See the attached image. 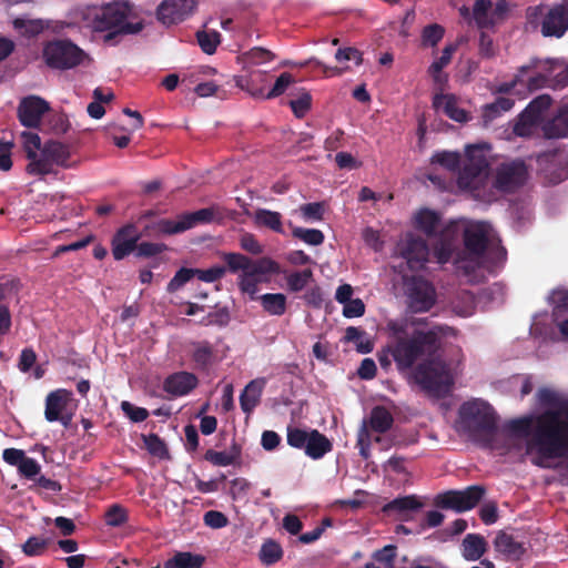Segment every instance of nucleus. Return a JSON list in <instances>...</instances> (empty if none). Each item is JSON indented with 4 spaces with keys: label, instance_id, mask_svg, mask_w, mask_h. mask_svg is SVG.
<instances>
[{
    "label": "nucleus",
    "instance_id": "obj_32",
    "mask_svg": "<svg viewBox=\"0 0 568 568\" xmlns=\"http://www.w3.org/2000/svg\"><path fill=\"white\" fill-rule=\"evenodd\" d=\"M44 153L51 161L54 163V165L68 168V161L70 159V150L69 146L58 142V141H48L44 143L43 148Z\"/></svg>",
    "mask_w": 568,
    "mask_h": 568
},
{
    "label": "nucleus",
    "instance_id": "obj_54",
    "mask_svg": "<svg viewBox=\"0 0 568 568\" xmlns=\"http://www.w3.org/2000/svg\"><path fill=\"white\" fill-rule=\"evenodd\" d=\"M129 520L126 509L119 505L113 504L105 513V523L111 527H120Z\"/></svg>",
    "mask_w": 568,
    "mask_h": 568
},
{
    "label": "nucleus",
    "instance_id": "obj_28",
    "mask_svg": "<svg viewBox=\"0 0 568 568\" xmlns=\"http://www.w3.org/2000/svg\"><path fill=\"white\" fill-rule=\"evenodd\" d=\"M444 103V113L452 120L465 123L469 120L468 113L457 105L456 99L452 94H437L434 98V105L438 106L440 101Z\"/></svg>",
    "mask_w": 568,
    "mask_h": 568
},
{
    "label": "nucleus",
    "instance_id": "obj_42",
    "mask_svg": "<svg viewBox=\"0 0 568 568\" xmlns=\"http://www.w3.org/2000/svg\"><path fill=\"white\" fill-rule=\"evenodd\" d=\"M365 331L355 326H348L345 331L344 339L346 342L354 343L356 345L357 352L362 354H367L373 351L374 344L369 339L363 341V337H365Z\"/></svg>",
    "mask_w": 568,
    "mask_h": 568
},
{
    "label": "nucleus",
    "instance_id": "obj_56",
    "mask_svg": "<svg viewBox=\"0 0 568 568\" xmlns=\"http://www.w3.org/2000/svg\"><path fill=\"white\" fill-rule=\"evenodd\" d=\"M195 276L194 268L181 267L168 283L166 291L174 293Z\"/></svg>",
    "mask_w": 568,
    "mask_h": 568
},
{
    "label": "nucleus",
    "instance_id": "obj_62",
    "mask_svg": "<svg viewBox=\"0 0 568 568\" xmlns=\"http://www.w3.org/2000/svg\"><path fill=\"white\" fill-rule=\"evenodd\" d=\"M21 138L23 140V149L28 159L36 156L38 150L41 151V140L37 133L24 131L21 133Z\"/></svg>",
    "mask_w": 568,
    "mask_h": 568
},
{
    "label": "nucleus",
    "instance_id": "obj_17",
    "mask_svg": "<svg viewBox=\"0 0 568 568\" xmlns=\"http://www.w3.org/2000/svg\"><path fill=\"white\" fill-rule=\"evenodd\" d=\"M71 392L64 388L52 390L47 395L44 417L48 422H60L64 427L71 424L72 416L63 413L71 399Z\"/></svg>",
    "mask_w": 568,
    "mask_h": 568
},
{
    "label": "nucleus",
    "instance_id": "obj_61",
    "mask_svg": "<svg viewBox=\"0 0 568 568\" xmlns=\"http://www.w3.org/2000/svg\"><path fill=\"white\" fill-rule=\"evenodd\" d=\"M168 250L164 243L141 242L136 244V256L152 257Z\"/></svg>",
    "mask_w": 568,
    "mask_h": 568
},
{
    "label": "nucleus",
    "instance_id": "obj_4",
    "mask_svg": "<svg viewBox=\"0 0 568 568\" xmlns=\"http://www.w3.org/2000/svg\"><path fill=\"white\" fill-rule=\"evenodd\" d=\"M130 7L126 2H113L103 6L95 12L92 26L95 31H109L104 41L110 43L118 36L136 34L143 29L142 22H128Z\"/></svg>",
    "mask_w": 568,
    "mask_h": 568
},
{
    "label": "nucleus",
    "instance_id": "obj_45",
    "mask_svg": "<svg viewBox=\"0 0 568 568\" xmlns=\"http://www.w3.org/2000/svg\"><path fill=\"white\" fill-rule=\"evenodd\" d=\"M430 162L454 172L459 170L462 158L458 152L440 151L432 156Z\"/></svg>",
    "mask_w": 568,
    "mask_h": 568
},
{
    "label": "nucleus",
    "instance_id": "obj_23",
    "mask_svg": "<svg viewBox=\"0 0 568 568\" xmlns=\"http://www.w3.org/2000/svg\"><path fill=\"white\" fill-rule=\"evenodd\" d=\"M190 357L195 369L209 372L217 362V351L209 341H194L190 343Z\"/></svg>",
    "mask_w": 568,
    "mask_h": 568
},
{
    "label": "nucleus",
    "instance_id": "obj_44",
    "mask_svg": "<svg viewBox=\"0 0 568 568\" xmlns=\"http://www.w3.org/2000/svg\"><path fill=\"white\" fill-rule=\"evenodd\" d=\"M143 443L148 452L160 458V459H169L170 452L165 442L156 434L142 435Z\"/></svg>",
    "mask_w": 568,
    "mask_h": 568
},
{
    "label": "nucleus",
    "instance_id": "obj_19",
    "mask_svg": "<svg viewBox=\"0 0 568 568\" xmlns=\"http://www.w3.org/2000/svg\"><path fill=\"white\" fill-rule=\"evenodd\" d=\"M140 234L135 225L126 224L120 227L112 237V255L115 261H121L132 252L136 251Z\"/></svg>",
    "mask_w": 568,
    "mask_h": 568
},
{
    "label": "nucleus",
    "instance_id": "obj_2",
    "mask_svg": "<svg viewBox=\"0 0 568 568\" xmlns=\"http://www.w3.org/2000/svg\"><path fill=\"white\" fill-rule=\"evenodd\" d=\"M386 328V351L399 372L409 371L419 361L434 356L439 348L440 335L444 334L443 326H434L428 331L414 329L409 333L406 320L388 321Z\"/></svg>",
    "mask_w": 568,
    "mask_h": 568
},
{
    "label": "nucleus",
    "instance_id": "obj_15",
    "mask_svg": "<svg viewBox=\"0 0 568 568\" xmlns=\"http://www.w3.org/2000/svg\"><path fill=\"white\" fill-rule=\"evenodd\" d=\"M396 250L412 271L423 270L428 262L429 247L420 236L408 233L397 243Z\"/></svg>",
    "mask_w": 568,
    "mask_h": 568
},
{
    "label": "nucleus",
    "instance_id": "obj_53",
    "mask_svg": "<svg viewBox=\"0 0 568 568\" xmlns=\"http://www.w3.org/2000/svg\"><path fill=\"white\" fill-rule=\"evenodd\" d=\"M49 544V538L31 536L22 545V551L29 557L41 556L47 550Z\"/></svg>",
    "mask_w": 568,
    "mask_h": 568
},
{
    "label": "nucleus",
    "instance_id": "obj_64",
    "mask_svg": "<svg viewBox=\"0 0 568 568\" xmlns=\"http://www.w3.org/2000/svg\"><path fill=\"white\" fill-rule=\"evenodd\" d=\"M18 471L21 476L32 479L40 474L41 466L36 459L27 456L19 465Z\"/></svg>",
    "mask_w": 568,
    "mask_h": 568
},
{
    "label": "nucleus",
    "instance_id": "obj_21",
    "mask_svg": "<svg viewBox=\"0 0 568 568\" xmlns=\"http://www.w3.org/2000/svg\"><path fill=\"white\" fill-rule=\"evenodd\" d=\"M494 547L505 559L513 561L520 560L527 551L524 541L504 530L497 532L494 539Z\"/></svg>",
    "mask_w": 568,
    "mask_h": 568
},
{
    "label": "nucleus",
    "instance_id": "obj_36",
    "mask_svg": "<svg viewBox=\"0 0 568 568\" xmlns=\"http://www.w3.org/2000/svg\"><path fill=\"white\" fill-rule=\"evenodd\" d=\"M293 81L292 74L284 72L276 79L274 85L267 93H264L262 89L250 90V93L254 98L273 99L283 94Z\"/></svg>",
    "mask_w": 568,
    "mask_h": 568
},
{
    "label": "nucleus",
    "instance_id": "obj_9",
    "mask_svg": "<svg viewBox=\"0 0 568 568\" xmlns=\"http://www.w3.org/2000/svg\"><path fill=\"white\" fill-rule=\"evenodd\" d=\"M528 176V166L524 160L503 162L496 168L493 186L501 193L513 194L526 184Z\"/></svg>",
    "mask_w": 568,
    "mask_h": 568
},
{
    "label": "nucleus",
    "instance_id": "obj_41",
    "mask_svg": "<svg viewBox=\"0 0 568 568\" xmlns=\"http://www.w3.org/2000/svg\"><path fill=\"white\" fill-rule=\"evenodd\" d=\"M493 8L491 0H475L473 7V19L479 29H490L491 21L488 20L489 12Z\"/></svg>",
    "mask_w": 568,
    "mask_h": 568
},
{
    "label": "nucleus",
    "instance_id": "obj_5",
    "mask_svg": "<svg viewBox=\"0 0 568 568\" xmlns=\"http://www.w3.org/2000/svg\"><path fill=\"white\" fill-rule=\"evenodd\" d=\"M413 377L423 390L435 397L446 396L453 385L448 366L435 355L418 363L413 372Z\"/></svg>",
    "mask_w": 568,
    "mask_h": 568
},
{
    "label": "nucleus",
    "instance_id": "obj_39",
    "mask_svg": "<svg viewBox=\"0 0 568 568\" xmlns=\"http://www.w3.org/2000/svg\"><path fill=\"white\" fill-rule=\"evenodd\" d=\"M457 45L454 43L447 44L443 51L442 55L435 60L428 68V73L433 77L435 82L442 81V71L445 67H447L453 58V54L456 52Z\"/></svg>",
    "mask_w": 568,
    "mask_h": 568
},
{
    "label": "nucleus",
    "instance_id": "obj_12",
    "mask_svg": "<svg viewBox=\"0 0 568 568\" xmlns=\"http://www.w3.org/2000/svg\"><path fill=\"white\" fill-rule=\"evenodd\" d=\"M84 52L68 40L49 42L43 49V59L52 69L67 70L79 65Z\"/></svg>",
    "mask_w": 568,
    "mask_h": 568
},
{
    "label": "nucleus",
    "instance_id": "obj_24",
    "mask_svg": "<svg viewBox=\"0 0 568 568\" xmlns=\"http://www.w3.org/2000/svg\"><path fill=\"white\" fill-rule=\"evenodd\" d=\"M488 243V234L481 224L465 229L464 245L467 254L477 258H485Z\"/></svg>",
    "mask_w": 568,
    "mask_h": 568
},
{
    "label": "nucleus",
    "instance_id": "obj_38",
    "mask_svg": "<svg viewBox=\"0 0 568 568\" xmlns=\"http://www.w3.org/2000/svg\"><path fill=\"white\" fill-rule=\"evenodd\" d=\"M30 162L27 165V172L32 175H47L53 172L54 163L45 155L44 150L41 149L40 154L29 158Z\"/></svg>",
    "mask_w": 568,
    "mask_h": 568
},
{
    "label": "nucleus",
    "instance_id": "obj_33",
    "mask_svg": "<svg viewBox=\"0 0 568 568\" xmlns=\"http://www.w3.org/2000/svg\"><path fill=\"white\" fill-rule=\"evenodd\" d=\"M203 564V556L182 551L176 552L172 558L166 560L163 568H201Z\"/></svg>",
    "mask_w": 568,
    "mask_h": 568
},
{
    "label": "nucleus",
    "instance_id": "obj_22",
    "mask_svg": "<svg viewBox=\"0 0 568 568\" xmlns=\"http://www.w3.org/2000/svg\"><path fill=\"white\" fill-rule=\"evenodd\" d=\"M424 504L416 495L397 497L383 507L387 515H394L400 521L410 520L414 514L423 508Z\"/></svg>",
    "mask_w": 568,
    "mask_h": 568
},
{
    "label": "nucleus",
    "instance_id": "obj_40",
    "mask_svg": "<svg viewBox=\"0 0 568 568\" xmlns=\"http://www.w3.org/2000/svg\"><path fill=\"white\" fill-rule=\"evenodd\" d=\"M260 560L265 566L276 564L283 557V549L278 542L267 539L261 547L258 554Z\"/></svg>",
    "mask_w": 568,
    "mask_h": 568
},
{
    "label": "nucleus",
    "instance_id": "obj_20",
    "mask_svg": "<svg viewBox=\"0 0 568 568\" xmlns=\"http://www.w3.org/2000/svg\"><path fill=\"white\" fill-rule=\"evenodd\" d=\"M199 385L194 373L180 371L170 374L163 382V390L172 397H182L190 394Z\"/></svg>",
    "mask_w": 568,
    "mask_h": 568
},
{
    "label": "nucleus",
    "instance_id": "obj_58",
    "mask_svg": "<svg viewBox=\"0 0 568 568\" xmlns=\"http://www.w3.org/2000/svg\"><path fill=\"white\" fill-rule=\"evenodd\" d=\"M278 268V265L276 262H274L271 258L263 257L256 262L251 260V266L248 270L250 275H264L268 273H275Z\"/></svg>",
    "mask_w": 568,
    "mask_h": 568
},
{
    "label": "nucleus",
    "instance_id": "obj_37",
    "mask_svg": "<svg viewBox=\"0 0 568 568\" xmlns=\"http://www.w3.org/2000/svg\"><path fill=\"white\" fill-rule=\"evenodd\" d=\"M439 222V215L428 209L422 210L416 216V227L423 231L427 236L436 234Z\"/></svg>",
    "mask_w": 568,
    "mask_h": 568
},
{
    "label": "nucleus",
    "instance_id": "obj_25",
    "mask_svg": "<svg viewBox=\"0 0 568 568\" xmlns=\"http://www.w3.org/2000/svg\"><path fill=\"white\" fill-rule=\"evenodd\" d=\"M488 542L479 534H467L460 545L462 556L467 561H476L487 552Z\"/></svg>",
    "mask_w": 568,
    "mask_h": 568
},
{
    "label": "nucleus",
    "instance_id": "obj_43",
    "mask_svg": "<svg viewBox=\"0 0 568 568\" xmlns=\"http://www.w3.org/2000/svg\"><path fill=\"white\" fill-rule=\"evenodd\" d=\"M458 490L452 489L436 495L434 505L440 509H450L456 513H464Z\"/></svg>",
    "mask_w": 568,
    "mask_h": 568
},
{
    "label": "nucleus",
    "instance_id": "obj_47",
    "mask_svg": "<svg viewBox=\"0 0 568 568\" xmlns=\"http://www.w3.org/2000/svg\"><path fill=\"white\" fill-rule=\"evenodd\" d=\"M550 302L554 305L552 316L558 320L568 312V290L557 288L551 292Z\"/></svg>",
    "mask_w": 568,
    "mask_h": 568
},
{
    "label": "nucleus",
    "instance_id": "obj_7",
    "mask_svg": "<svg viewBox=\"0 0 568 568\" xmlns=\"http://www.w3.org/2000/svg\"><path fill=\"white\" fill-rule=\"evenodd\" d=\"M465 163L459 170L457 184L462 190L475 191L488 175L489 162L484 144L467 145Z\"/></svg>",
    "mask_w": 568,
    "mask_h": 568
},
{
    "label": "nucleus",
    "instance_id": "obj_60",
    "mask_svg": "<svg viewBox=\"0 0 568 568\" xmlns=\"http://www.w3.org/2000/svg\"><path fill=\"white\" fill-rule=\"evenodd\" d=\"M121 409L133 423L144 422L149 417V410L144 407H138L128 400L121 403Z\"/></svg>",
    "mask_w": 568,
    "mask_h": 568
},
{
    "label": "nucleus",
    "instance_id": "obj_26",
    "mask_svg": "<svg viewBox=\"0 0 568 568\" xmlns=\"http://www.w3.org/2000/svg\"><path fill=\"white\" fill-rule=\"evenodd\" d=\"M457 231V225L452 223L448 225L443 232V237L440 239L438 245L434 248V255L439 264H446L450 261L453 253L455 251V245L450 235L454 236V233Z\"/></svg>",
    "mask_w": 568,
    "mask_h": 568
},
{
    "label": "nucleus",
    "instance_id": "obj_11",
    "mask_svg": "<svg viewBox=\"0 0 568 568\" xmlns=\"http://www.w3.org/2000/svg\"><path fill=\"white\" fill-rule=\"evenodd\" d=\"M219 206H210L195 212L179 215L176 220L163 219L158 223V230L166 235L183 233L197 224H205L222 219Z\"/></svg>",
    "mask_w": 568,
    "mask_h": 568
},
{
    "label": "nucleus",
    "instance_id": "obj_31",
    "mask_svg": "<svg viewBox=\"0 0 568 568\" xmlns=\"http://www.w3.org/2000/svg\"><path fill=\"white\" fill-rule=\"evenodd\" d=\"M541 131L546 139H561L568 136V113L559 114L545 122L541 126Z\"/></svg>",
    "mask_w": 568,
    "mask_h": 568
},
{
    "label": "nucleus",
    "instance_id": "obj_46",
    "mask_svg": "<svg viewBox=\"0 0 568 568\" xmlns=\"http://www.w3.org/2000/svg\"><path fill=\"white\" fill-rule=\"evenodd\" d=\"M196 40L204 53L213 54L221 42V34L215 30L197 31Z\"/></svg>",
    "mask_w": 568,
    "mask_h": 568
},
{
    "label": "nucleus",
    "instance_id": "obj_16",
    "mask_svg": "<svg viewBox=\"0 0 568 568\" xmlns=\"http://www.w3.org/2000/svg\"><path fill=\"white\" fill-rule=\"evenodd\" d=\"M196 7V0H164L156 9V18L164 26H172L185 20Z\"/></svg>",
    "mask_w": 568,
    "mask_h": 568
},
{
    "label": "nucleus",
    "instance_id": "obj_30",
    "mask_svg": "<svg viewBox=\"0 0 568 568\" xmlns=\"http://www.w3.org/2000/svg\"><path fill=\"white\" fill-rule=\"evenodd\" d=\"M253 219L257 226L266 227L281 234L284 232L282 215L278 212L266 209H257Z\"/></svg>",
    "mask_w": 568,
    "mask_h": 568
},
{
    "label": "nucleus",
    "instance_id": "obj_35",
    "mask_svg": "<svg viewBox=\"0 0 568 568\" xmlns=\"http://www.w3.org/2000/svg\"><path fill=\"white\" fill-rule=\"evenodd\" d=\"M462 508L465 511L474 509L485 497L486 488L483 485H471L458 490Z\"/></svg>",
    "mask_w": 568,
    "mask_h": 568
},
{
    "label": "nucleus",
    "instance_id": "obj_1",
    "mask_svg": "<svg viewBox=\"0 0 568 568\" xmlns=\"http://www.w3.org/2000/svg\"><path fill=\"white\" fill-rule=\"evenodd\" d=\"M568 427L559 420L558 409H547L537 416L515 418L506 429L526 438L525 452L530 463L542 469L556 468L555 460L568 447Z\"/></svg>",
    "mask_w": 568,
    "mask_h": 568
},
{
    "label": "nucleus",
    "instance_id": "obj_29",
    "mask_svg": "<svg viewBox=\"0 0 568 568\" xmlns=\"http://www.w3.org/2000/svg\"><path fill=\"white\" fill-rule=\"evenodd\" d=\"M394 418L390 412L384 406H375L371 410L369 426L372 430L384 434L392 428Z\"/></svg>",
    "mask_w": 568,
    "mask_h": 568
},
{
    "label": "nucleus",
    "instance_id": "obj_52",
    "mask_svg": "<svg viewBox=\"0 0 568 568\" xmlns=\"http://www.w3.org/2000/svg\"><path fill=\"white\" fill-rule=\"evenodd\" d=\"M292 234L294 237L314 246L321 245L325 239L323 232L316 229L293 227Z\"/></svg>",
    "mask_w": 568,
    "mask_h": 568
},
{
    "label": "nucleus",
    "instance_id": "obj_49",
    "mask_svg": "<svg viewBox=\"0 0 568 568\" xmlns=\"http://www.w3.org/2000/svg\"><path fill=\"white\" fill-rule=\"evenodd\" d=\"M313 278V272L311 268L303 271L293 272L286 276V283L292 292H301L306 287L308 282Z\"/></svg>",
    "mask_w": 568,
    "mask_h": 568
},
{
    "label": "nucleus",
    "instance_id": "obj_18",
    "mask_svg": "<svg viewBox=\"0 0 568 568\" xmlns=\"http://www.w3.org/2000/svg\"><path fill=\"white\" fill-rule=\"evenodd\" d=\"M49 110L50 105L44 99L37 95L26 97L18 105V119L23 126L36 129Z\"/></svg>",
    "mask_w": 568,
    "mask_h": 568
},
{
    "label": "nucleus",
    "instance_id": "obj_51",
    "mask_svg": "<svg viewBox=\"0 0 568 568\" xmlns=\"http://www.w3.org/2000/svg\"><path fill=\"white\" fill-rule=\"evenodd\" d=\"M229 270L232 273L243 271L247 273L251 266V258L240 253H225L223 256Z\"/></svg>",
    "mask_w": 568,
    "mask_h": 568
},
{
    "label": "nucleus",
    "instance_id": "obj_8",
    "mask_svg": "<svg viewBox=\"0 0 568 568\" xmlns=\"http://www.w3.org/2000/svg\"><path fill=\"white\" fill-rule=\"evenodd\" d=\"M286 440L291 447L303 449L312 459H321L333 449L332 442L317 429L306 430L288 426Z\"/></svg>",
    "mask_w": 568,
    "mask_h": 568
},
{
    "label": "nucleus",
    "instance_id": "obj_13",
    "mask_svg": "<svg viewBox=\"0 0 568 568\" xmlns=\"http://www.w3.org/2000/svg\"><path fill=\"white\" fill-rule=\"evenodd\" d=\"M408 308L413 313L428 312L436 303L434 285L422 276H410L404 281Z\"/></svg>",
    "mask_w": 568,
    "mask_h": 568
},
{
    "label": "nucleus",
    "instance_id": "obj_6",
    "mask_svg": "<svg viewBox=\"0 0 568 568\" xmlns=\"http://www.w3.org/2000/svg\"><path fill=\"white\" fill-rule=\"evenodd\" d=\"M526 19L530 28H539L544 37L561 38L568 30V4L561 3L549 9L545 6L529 7Z\"/></svg>",
    "mask_w": 568,
    "mask_h": 568
},
{
    "label": "nucleus",
    "instance_id": "obj_10",
    "mask_svg": "<svg viewBox=\"0 0 568 568\" xmlns=\"http://www.w3.org/2000/svg\"><path fill=\"white\" fill-rule=\"evenodd\" d=\"M561 68L562 64L555 59H532L527 65L520 67L518 77H524L528 72L531 73L526 81L530 91L555 88L558 82L555 73Z\"/></svg>",
    "mask_w": 568,
    "mask_h": 568
},
{
    "label": "nucleus",
    "instance_id": "obj_48",
    "mask_svg": "<svg viewBox=\"0 0 568 568\" xmlns=\"http://www.w3.org/2000/svg\"><path fill=\"white\" fill-rule=\"evenodd\" d=\"M444 34L445 29L440 24H428L422 31V44L434 48L443 40Z\"/></svg>",
    "mask_w": 568,
    "mask_h": 568
},
{
    "label": "nucleus",
    "instance_id": "obj_57",
    "mask_svg": "<svg viewBox=\"0 0 568 568\" xmlns=\"http://www.w3.org/2000/svg\"><path fill=\"white\" fill-rule=\"evenodd\" d=\"M302 217L306 222H317L323 220L324 215V203L312 202L300 206Z\"/></svg>",
    "mask_w": 568,
    "mask_h": 568
},
{
    "label": "nucleus",
    "instance_id": "obj_3",
    "mask_svg": "<svg viewBox=\"0 0 568 568\" xmlns=\"http://www.w3.org/2000/svg\"><path fill=\"white\" fill-rule=\"evenodd\" d=\"M459 420L473 442L485 448H494L498 416L488 403L480 399L464 403L459 408Z\"/></svg>",
    "mask_w": 568,
    "mask_h": 568
},
{
    "label": "nucleus",
    "instance_id": "obj_50",
    "mask_svg": "<svg viewBox=\"0 0 568 568\" xmlns=\"http://www.w3.org/2000/svg\"><path fill=\"white\" fill-rule=\"evenodd\" d=\"M483 263L484 258L474 257L467 254V252L459 254L455 260L456 267L467 276L474 274L479 267L483 266Z\"/></svg>",
    "mask_w": 568,
    "mask_h": 568
},
{
    "label": "nucleus",
    "instance_id": "obj_34",
    "mask_svg": "<svg viewBox=\"0 0 568 568\" xmlns=\"http://www.w3.org/2000/svg\"><path fill=\"white\" fill-rule=\"evenodd\" d=\"M258 300L263 310L270 315L281 316L286 312V296L282 293H266Z\"/></svg>",
    "mask_w": 568,
    "mask_h": 568
},
{
    "label": "nucleus",
    "instance_id": "obj_63",
    "mask_svg": "<svg viewBox=\"0 0 568 568\" xmlns=\"http://www.w3.org/2000/svg\"><path fill=\"white\" fill-rule=\"evenodd\" d=\"M509 12V6L507 0H497L494 8L489 12L488 20L491 21V28L497 23L504 21Z\"/></svg>",
    "mask_w": 568,
    "mask_h": 568
},
{
    "label": "nucleus",
    "instance_id": "obj_14",
    "mask_svg": "<svg viewBox=\"0 0 568 568\" xmlns=\"http://www.w3.org/2000/svg\"><path fill=\"white\" fill-rule=\"evenodd\" d=\"M550 104L551 98L548 94L535 98L521 112L519 121L514 126V133L523 138L531 136Z\"/></svg>",
    "mask_w": 568,
    "mask_h": 568
},
{
    "label": "nucleus",
    "instance_id": "obj_59",
    "mask_svg": "<svg viewBox=\"0 0 568 568\" xmlns=\"http://www.w3.org/2000/svg\"><path fill=\"white\" fill-rule=\"evenodd\" d=\"M194 272H195V276L200 281H203L206 283H213V282L221 280L225 275L226 267L216 265V266H212L206 270L194 268Z\"/></svg>",
    "mask_w": 568,
    "mask_h": 568
},
{
    "label": "nucleus",
    "instance_id": "obj_27",
    "mask_svg": "<svg viewBox=\"0 0 568 568\" xmlns=\"http://www.w3.org/2000/svg\"><path fill=\"white\" fill-rule=\"evenodd\" d=\"M262 395V386L257 381H251L240 395L241 409L248 416L260 404Z\"/></svg>",
    "mask_w": 568,
    "mask_h": 568
},
{
    "label": "nucleus",
    "instance_id": "obj_55",
    "mask_svg": "<svg viewBox=\"0 0 568 568\" xmlns=\"http://www.w3.org/2000/svg\"><path fill=\"white\" fill-rule=\"evenodd\" d=\"M288 104L294 115L302 119L311 109L312 97L307 91L303 90L302 93L296 99L291 100Z\"/></svg>",
    "mask_w": 568,
    "mask_h": 568
}]
</instances>
